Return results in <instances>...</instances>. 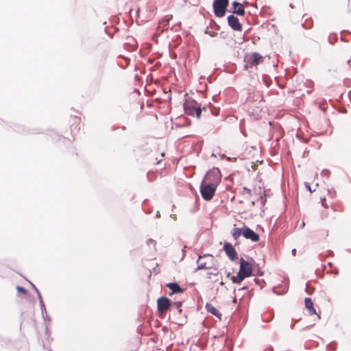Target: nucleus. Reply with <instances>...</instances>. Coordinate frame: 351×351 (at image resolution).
<instances>
[{
  "label": "nucleus",
  "instance_id": "1",
  "mask_svg": "<svg viewBox=\"0 0 351 351\" xmlns=\"http://www.w3.org/2000/svg\"><path fill=\"white\" fill-rule=\"evenodd\" d=\"M183 107L186 114L191 116L196 115L197 119L200 118L202 111L206 112L207 110L206 107H204L202 109L201 104H198L196 101L192 99H186L183 105Z\"/></svg>",
  "mask_w": 351,
  "mask_h": 351
},
{
  "label": "nucleus",
  "instance_id": "2",
  "mask_svg": "<svg viewBox=\"0 0 351 351\" xmlns=\"http://www.w3.org/2000/svg\"><path fill=\"white\" fill-rule=\"evenodd\" d=\"M215 261V258L213 256L209 254H205L202 256H199L198 259L197 260L196 263L197 264V268L195 269L194 272H196L199 269H213V262Z\"/></svg>",
  "mask_w": 351,
  "mask_h": 351
},
{
  "label": "nucleus",
  "instance_id": "3",
  "mask_svg": "<svg viewBox=\"0 0 351 351\" xmlns=\"http://www.w3.org/2000/svg\"><path fill=\"white\" fill-rule=\"evenodd\" d=\"M217 186L209 182H206L204 180L200 185V193L204 199L209 201L213 197Z\"/></svg>",
  "mask_w": 351,
  "mask_h": 351
},
{
  "label": "nucleus",
  "instance_id": "4",
  "mask_svg": "<svg viewBox=\"0 0 351 351\" xmlns=\"http://www.w3.org/2000/svg\"><path fill=\"white\" fill-rule=\"evenodd\" d=\"M229 0H214L213 7L215 15L221 18L225 16Z\"/></svg>",
  "mask_w": 351,
  "mask_h": 351
},
{
  "label": "nucleus",
  "instance_id": "5",
  "mask_svg": "<svg viewBox=\"0 0 351 351\" xmlns=\"http://www.w3.org/2000/svg\"><path fill=\"white\" fill-rule=\"evenodd\" d=\"M221 174L218 168H213L206 174L204 181L217 186L221 182Z\"/></svg>",
  "mask_w": 351,
  "mask_h": 351
},
{
  "label": "nucleus",
  "instance_id": "6",
  "mask_svg": "<svg viewBox=\"0 0 351 351\" xmlns=\"http://www.w3.org/2000/svg\"><path fill=\"white\" fill-rule=\"evenodd\" d=\"M158 311L160 314L166 313L171 307L172 302L167 297H160L157 300Z\"/></svg>",
  "mask_w": 351,
  "mask_h": 351
},
{
  "label": "nucleus",
  "instance_id": "7",
  "mask_svg": "<svg viewBox=\"0 0 351 351\" xmlns=\"http://www.w3.org/2000/svg\"><path fill=\"white\" fill-rule=\"evenodd\" d=\"M262 59L263 56L260 53L254 52L252 55L245 56V62L247 66L252 67L258 65Z\"/></svg>",
  "mask_w": 351,
  "mask_h": 351
},
{
  "label": "nucleus",
  "instance_id": "8",
  "mask_svg": "<svg viewBox=\"0 0 351 351\" xmlns=\"http://www.w3.org/2000/svg\"><path fill=\"white\" fill-rule=\"evenodd\" d=\"M228 25L234 31H242V25L237 16L231 14L228 16Z\"/></svg>",
  "mask_w": 351,
  "mask_h": 351
},
{
  "label": "nucleus",
  "instance_id": "9",
  "mask_svg": "<svg viewBox=\"0 0 351 351\" xmlns=\"http://www.w3.org/2000/svg\"><path fill=\"white\" fill-rule=\"evenodd\" d=\"M223 248L226 252V254L231 261H234L237 258V251L230 243L226 242L223 245Z\"/></svg>",
  "mask_w": 351,
  "mask_h": 351
},
{
  "label": "nucleus",
  "instance_id": "10",
  "mask_svg": "<svg viewBox=\"0 0 351 351\" xmlns=\"http://www.w3.org/2000/svg\"><path fill=\"white\" fill-rule=\"evenodd\" d=\"M239 271L245 274L247 277L252 275V265L247 261H245L243 258H240Z\"/></svg>",
  "mask_w": 351,
  "mask_h": 351
},
{
  "label": "nucleus",
  "instance_id": "11",
  "mask_svg": "<svg viewBox=\"0 0 351 351\" xmlns=\"http://www.w3.org/2000/svg\"><path fill=\"white\" fill-rule=\"evenodd\" d=\"M243 236L245 239H250L253 242H256L260 239V237L257 233H256L254 230H252L246 226H244V231L243 232Z\"/></svg>",
  "mask_w": 351,
  "mask_h": 351
},
{
  "label": "nucleus",
  "instance_id": "12",
  "mask_svg": "<svg viewBox=\"0 0 351 351\" xmlns=\"http://www.w3.org/2000/svg\"><path fill=\"white\" fill-rule=\"evenodd\" d=\"M167 287L171 290L169 295H171L174 293H182L184 289L180 287L178 282H169L167 285Z\"/></svg>",
  "mask_w": 351,
  "mask_h": 351
},
{
  "label": "nucleus",
  "instance_id": "13",
  "mask_svg": "<svg viewBox=\"0 0 351 351\" xmlns=\"http://www.w3.org/2000/svg\"><path fill=\"white\" fill-rule=\"evenodd\" d=\"M205 308L210 314L215 315L219 319H221V316H222L221 313L215 307H214L211 304L206 303L205 305Z\"/></svg>",
  "mask_w": 351,
  "mask_h": 351
},
{
  "label": "nucleus",
  "instance_id": "14",
  "mask_svg": "<svg viewBox=\"0 0 351 351\" xmlns=\"http://www.w3.org/2000/svg\"><path fill=\"white\" fill-rule=\"evenodd\" d=\"M305 306L308 309V314L310 315L316 314V311L315 308L313 307V303L312 300L310 298H306L305 300Z\"/></svg>",
  "mask_w": 351,
  "mask_h": 351
},
{
  "label": "nucleus",
  "instance_id": "15",
  "mask_svg": "<svg viewBox=\"0 0 351 351\" xmlns=\"http://www.w3.org/2000/svg\"><path fill=\"white\" fill-rule=\"evenodd\" d=\"M173 18L172 15H166L159 23V26L167 29V25H169V21Z\"/></svg>",
  "mask_w": 351,
  "mask_h": 351
},
{
  "label": "nucleus",
  "instance_id": "16",
  "mask_svg": "<svg viewBox=\"0 0 351 351\" xmlns=\"http://www.w3.org/2000/svg\"><path fill=\"white\" fill-rule=\"evenodd\" d=\"M244 231V226L241 228H234L232 231V236L234 240H237L241 235H243Z\"/></svg>",
  "mask_w": 351,
  "mask_h": 351
},
{
  "label": "nucleus",
  "instance_id": "17",
  "mask_svg": "<svg viewBox=\"0 0 351 351\" xmlns=\"http://www.w3.org/2000/svg\"><path fill=\"white\" fill-rule=\"evenodd\" d=\"M247 277V276L239 271L237 275L236 276H232L231 280L233 283L239 284Z\"/></svg>",
  "mask_w": 351,
  "mask_h": 351
},
{
  "label": "nucleus",
  "instance_id": "18",
  "mask_svg": "<svg viewBox=\"0 0 351 351\" xmlns=\"http://www.w3.org/2000/svg\"><path fill=\"white\" fill-rule=\"evenodd\" d=\"M233 14H235L238 16H244L245 12V9L243 5H241L240 6L237 7L234 10L232 11Z\"/></svg>",
  "mask_w": 351,
  "mask_h": 351
},
{
  "label": "nucleus",
  "instance_id": "19",
  "mask_svg": "<svg viewBox=\"0 0 351 351\" xmlns=\"http://www.w3.org/2000/svg\"><path fill=\"white\" fill-rule=\"evenodd\" d=\"M181 306H182V302H180V301L172 302L171 307H174L176 309H177V311L179 313H180L182 311L181 308Z\"/></svg>",
  "mask_w": 351,
  "mask_h": 351
},
{
  "label": "nucleus",
  "instance_id": "20",
  "mask_svg": "<svg viewBox=\"0 0 351 351\" xmlns=\"http://www.w3.org/2000/svg\"><path fill=\"white\" fill-rule=\"evenodd\" d=\"M245 193H247L248 197H250L252 196V190L247 187H243L241 190V194L244 195Z\"/></svg>",
  "mask_w": 351,
  "mask_h": 351
},
{
  "label": "nucleus",
  "instance_id": "21",
  "mask_svg": "<svg viewBox=\"0 0 351 351\" xmlns=\"http://www.w3.org/2000/svg\"><path fill=\"white\" fill-rule=\"evenodd\" d=\"M41 314L44 315L47 313V310L43 301H41V304H40Z\"/></svg>",
  "mask_w": 351,
  "mask_h": 351
},
{
  "label": "nucleus",
  "instance_id": "22",
  "mask_svg": "<svg viewBox=\"0 0 351 351\" xmlns=\"http://www.w3.org/2000/svg\"><path fill=\"white\" fill-rule=\"evenodd\" d=\"M321 176L322 177L329 178L330 176V171L328 169H324L321 172Z\"/></svg>",
  "mask_w": 351,
  "mask_h": 351
},
{
  "label": "nucleus",
  "instance_id": "23",
  "mask_svg": "<svg viewBox=\"0 0 351 351\" xmlns=\"http://www.w3.org/2000/svg\"><path fill=\"white\" fill-rule=\"evenodd\" d=\"M16 290L19 292L22 293H27V290L25 288H23V287L17 286Z\"/></svg>",
  "mask_w": 351,
  "mask_h": 351
},
{
  "label": "nucleus",
  "instance_id": "24",
  "mask_svg": "<svg viewBox=\"0 0 351 351\" xmlns=\"http://www.w3.org/2000/svg\"><path fill=\"white\" fill-rule=\"evenodd\" d=\"M332 343H335V342H332L328 344L326 347L327 351H335V348L332 346Z\"/></svg>",
  "mask_w": 351,
  "mask_h": 351
},
{
  "label": "nucleus",
  "instance_id": "25",
  "mask_svg": "<svg viewBox=\"0 0 351 351\" xmlns=\"http://www.w3.org/2000/svg\"><path fill=\"white\" fill-rule=\"evenodd\" d=\"M337 40V38L336 37H332V36H329L328 37V42L331 44V45H333L335 41Z\"/></svg>",
  "mask_w": 351,
  "mask_h": 351
},
{
  "label": "nucleus",
  "instance_id": "26",
  "mask_svg": "<svg viewBox=\"0 0 351 351\" xmlns=\"http://www.w3.org/2000/svg\"><path fill=\"white\" fill-rule=\"evenodd\" d=\"M36 292L37 293L38 299L39 300V304H41V301H43L42 295L38 289H36Z\"/></svg>",
  "mask_w": 351,
  "mask_h": 351
},
{
  "label": "nucleus",
  "instance_id": "27",
  "mask_svg": "<svg viewBox=\"0 0 351 351\" xmlns=\"http://www.w3.org/2000/svg\"><path fill=\"white\" fill-rule=\"evenodd\" d=\"M214 269L215 271H212V272H209L208 273V278H210V276L211 275H214V276H217V268H213Z\"/></svg>",
  "mask_w": 351,
  "mask_h": 351
},
{
  "label": "nucleus",
  "instance_id": "28",
  "mask_svg": "<svg viewBox=\"0 0 351 351\" xmlns=\"http://www.w3.org/2000/svg\"><path fill=\"white\" fill-rule=\"evenodd\" d=\"M241 5H242V4L240 3L239 2L237 1H233V3H232L233 10H234L237 7L240 6Z\"/></svg>",
  "mask_w": 351,
  "mask_h": 351
},
{
  "label": "nucleus",
  "instance_id": "29",
  "mask_svg": "<svg viewBox=\"0 0 351 351\" xmlns=\"http://www.w3.org/2000/svg\"><path fill=\"white\" fill-rule=\"evenodd\" d=\"M147 245L154 244L156 245V241L153 240L152 239H148L146 241Z\"/></svg>",
  "mask_w": 351,
  "mask_h": 351
},
{
  "label": "nucleus",
  "instance_id": "30",
  "mask_svg": "<svg viewBox=\"0 0 351 351\" xmlns=\"http://www.w3.org/2000/svg\"><path fill=\"white\" fill-rule=\"evenodd\" d=\"M43 319H44V321H47V322H50L51 321V317L49 315H48L47 313L44 315H43Z\"/></svg>",
  "mask_w": 351,
  "mask_h": 351
},
{
  "label": "nucleus",
  "instance_id": "31",
  "mask_svg": "<svg viewBox=\"0 0 351 351\" xmlns=\"http://www.w3.org/2000/svg\"><path fill=\"white\" fill-rule=\"evenodd\" d=\"M205 33H206V34H208L211 37H215V36L217 35V33H216V32H208V30H206V31H205Z\"/></svg>",
  "mask_w": 351,
  "mask_h": 351
},
{
  "label": "nucleus",
  "instance_id": "32",
  "mask_svg": "<svg viewBox=\"0 0 351 351\" xmlns=\"http://www.w3.org/2000/svg\"><path fill=\"white\" fill-rule=\"evenodd\" d=\"M305 186H306V189H308L311 193H312V192H313V191H315V189H311V186H310L309 184H308V183H307V182H305Z\"/></svg>",
  "mask_w": 351,
  "mask_h": 351
},
{
  "label": "nucleus",
  "instance_id": "33",
  "mask_svg": "<svg viewBox=\"0 0 351 351\" xmlns=\"http://www.w3.org/2000/svg\"><path fill=\"white\" fill-rule=\"evenodd\" d=\"M322 206H323V207H324V208H328V205H327V204L326 203V200H325V199H324L322 200Z\"/></svg>",
  "mask_w": 351,
  "mask_h": 351
},
{
  "label": "nucleus",
  "instance_id": "34",
  "mask_svg": "<svg viewBox=\"0 0 351 351\" xmlns=\"http://www.w3.org/2000/svg\"><path fill=\"white\" fill-rule=\"evenodd\" d=\"M305 226V222L304 221H302L300 226V229L303 228Z\"/></svg>",
  "mask_w": 351,
  "mask_h": 351
},
{
  "label": "nucleus",
  "instance_id": "35",
  "mask_svg": "<svg viewBox=\"0 0 351 351\" xmlns=\"http://www.w3.org/2000/svg\"><path fill=\"white\" fill-rule=\"evenodd\" d=\"M265 351H273V348L271 346L267 348Z\"/></svg>",
  "mask_w": 351,
  "mask_h": 351
},
{
  "label": "nucleus",
  "instance_id": "36",
  "mask_svg": "<svg viewBox=\"0 0 351 351\" xmlns=\"http://www.w3.org/2000/svg\"><path fill=\"white\" fill-rule=\"evenodd\" d=\"M156 217H160V212H159V211H157L156 215Z\"/></svg>",
  "mask_w": 351,
  "mask_h": 351
},
{
  "label": "nucleus",
  "instance_id": "37",
  "mask_svg": "<svg viewBox=\"0 0 351 351\" xmlns=\"http://www.w3.org/2000/svg\"><path fill=\"white\" fill-rule=\"evenodd\" d=\"M30 284H31V285H32V288L36 291V289H37V288L36 287V286H35L33 283H32V282H30Z\"/></svg>",
  "mask_w": 351,
  "mask_h": 351
},
{
  "label": "nucleus",
  "instance_id": "38",
  "mask_svg": "<svg viewBox=\"0 0 351 351\" xmlns=\"http://www.w3.org/2000/svg\"><path fill=\"white\" fill-rule=\"evenodd\" d=\"M185 255H186V252H185V250L183 249V250H182V258H183L184 256H185Z\"/></svg>",
  "mask_w": 351,
  "mask_h": 351
},
{
  "label": "nucleus",
  "instance_id": "39",
  "mask_svg": "<svg viewBox=\"0 0 351 351\" xmlns=\"http://www.w3.org/2000/svg\"><path fill=\"white\" fill-rule=\"evenodd\" d=\"M295 252H296V250H295V249H293V250H292V254H293V255H295Z\"/></svg>",
  "mask_w": 351,
  "mask_h": 351
},
{
  "label": "nucleus",
  "instance_id": "40",
  "mask_svg": "<svg viewBox=\"0 0 351 351\" xmlns=\"http://www.w3.org/2000/svg\"><path fill=\"white\" fill-rule=\"evenodd\" d=\"M156 160H157V163H159V162H160V160H162V158H160V159H159V160H158V158H156Z\"/></svg>",
  "mask_w": 351,
  "mask_h": 351
},
{
  "label": "nucleus",
  "instance_id": "41",
  "mask_svg": "<svg viewBox=\"0 0 351 351\" xmlns=\"http://www.w3.org/2000/svg\"><path fill=\"white\" fill-rule=\"evenodd\" d=\"M293 326H294V324H293V323H291V324L290 327H291V328H293Z\"/></svg>",
  "mask_w": 351,
  "mask_h": 351
},
{
  "label": "nucleus",
  "instance_id": "42",
  "mask_svg": "<svg viewBox=\"0 0 351 351\" xmlns=\"http://www.w3.org/2000/svg\"><path fill=\"white\" fill-rule=\"evenodd\" d=\"M230 273L229 272V273H228V274H227V277H230Z\"/></svg>",
  "mask_w": 351,
  "mask_h": 351
},
{
  "label": "nucleus",
  "instance_id": "43",
  "mask_svg": "<svg viewBox=\"0 0 351 351\" xmlns=\"http://www.w3.org/2000/svg\"><path fill=\"white\" fill-rule=\"evenodd\" d=\"M259 275H263V272L258 271Z\"/></svg>",
  "mask_w": 351,
  "mask_h": 351
},
{
  "label": "nucleus",
  "instance_id": "44",
  "mask_svg": "<svg viewBox=\"0 0 351 351\" xmlns=\"http://www.w3.org/2000/svg\"><path fill=\"white\" fill-rule=\"evenodd\" d=\"M259 275H263V272L258 271Z\"/></svg>",
  "mask_w": 351,
  "mask_h": 351
},
{
  "label": "nucleus",
  "instance_id": "45",
  "mask_svg": "<svg viewBox=\"0 0 351 351\" xmlns=\"http://www.w3.org/2000/svg\"><path fill=\"white\" fill-rule=\"evenodd\" d=\"M212 113H213V114H215V115H217V112L215 113V112H212Z\"/></svg>",
  "mask_w": 351,
  "mask_h": 351
},
{
  "label": "nucleus",
  "instance_id": "46",
  "mask_svg": "<svg viewBox=\"0 0 351 351\" xmlns=\"http://www.w3.org/2000/svg\"><path fill=\"white\" fill-rule=\"evenodd\" d=\"M311 90H307V93H308V94H310V93H311Z\"/></svg>",
  "mask_w": 351,
  "mask_h": 351
},
{
  "label": "nucleus",
  "instance_id": "47",
  "mask_svg": "<svg viewBox=\"0 0 351 351\" xmlns=\"http://www.w3.org/2000/svg\"><path fill=\"white\" fill-rule=\"evenodd\" d=\"M122 129H123V130H125V126H123V127H122Z\"/></svg>",
  "mask_w": 351,
  "mask_h": 351
},
{
  "label": "nucleus",
  "instance_id": "48",
  "mask_svg": "<svg viewBox=\"0 0 351 351\" xmlns=\"http://www.w3.org/2000/svg\"><path fill=\"white\" fill-rule=\"evenodd\" d=\"M163 156H164V154H163V153H162V154H161V158H162V157H163Z\"/></svg>",
  "mask_w": 351,
  "mask_h": 351
},
{
  "label": "nucleus",
  "instance_id": "49",
  "mask_svg": "<svg viewBox=\"0 0 351 351\" xmlns=\"http://www.w3.org/2000/svg\"><path fill=\"white\" fill-rule=\"evenodd\" d=\"M246 289L245 287H243L241 288V289Z\"/></svg>",
  "mask_w": 351,
  "mask_h": 351
},
{
  "label": "nucleus",
  "instance_id": "50",
  "mask_svg": "<svg viewBox=\"0 0 351 351\" xmlns=\"http://www.w3.org/2000/svg\"><path fill=\"white\" fill-rule=\"evenodd\" d=\"M350 61H351V60H349L348 61V64H350Z\"/></svg>",
  "mask_w": 351,
  "mask_h": 351
}]
</instances>
